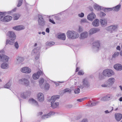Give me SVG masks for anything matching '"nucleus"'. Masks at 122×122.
Returning <instances> with one entry per match:
<instances>
[{"label": "nucleus", "mask_w": 122, "mask_h": 122, "mask_svg": "<svg viewBox=\"0 0 122 122\" xmlns=\"http://www.w3.org/2000/svg\"><path fill=\"white\" fill-rule=\"evenodd\" d=\"M66 36L69 39H76L79 36L78 33L74 30H68L66 33Z\"/></svg>", "instance_id": "1"}, {"label": "nucleus", "mask_w": 122, "mask_h": 122, "mask_svg": "<svg viewBox=\"0 0 122 122\" xmlns=\"http://www.w3.org/2000/svg\"><path fill=\"white\" fill-rule=\"evenodd\" d=\"M102 74L105 77H109L115 74L114 72L111 69H107L104 70Z\"/></svg>", "instance_id": "2"}, {"label": "nucleus", "mask_w": 122, "mask_h": 122, "mask_svg": "<svg viewBox=\"0 0 122 122\" xmlns=\"http://www.w3.org/2000/svg\"><path fill=\"white\" fill-rule=\"evenodd\" d=\"M82 84H80L78 87L81 89H83L84 88H88L90 86V83L87 78H85L82 80Z\"/></svg>", "instance_id": "3"}, {"label": "nucleus", "mask_w": 122, "mask_h": 122, "mask_svg": "<svg viewBox=\"0 0 122 122\" xmlns=\"http://www.w3.org/2000/svg\"><path fill=\"white\" fill-rule=\"evenodd\" d=\"M4 13L0 12V19L1 21L4 22H8L11 20L12 16L7 15L4 17Z\"/></svg>", "instance_id": "4"}, {"label": "nucleus", "mask_w": 122, "mask_h": 122, "mask_svg": "<svg viewBox=\"0 0 122 122\" xmlns=\"http://www.w3.org/2000/svg\"><path fill=\"white\" fill-rule=\"evenodd\" d=\"M40 49V47H38L34 48L32 51L31 54L35 56V58L36 60L38 59L39 58Z\"/></svg>", "instance_id": "5"}, {"label": "nucleus", "mask_w": 122, "mask_h": 122, "mask_svg": "<svg viewBox=\"0 0 122 122\" xmlns=\"http://www.w3.org/2000/svg\"><path fill=\"white\" fill-rule=\"evenodd\" d=\"M18 82L20 84L24 85L26 86H29L30 85L29 81L27 79L25 78L19 80Z\"/></svg>", "instance_id": "6"}, {"label": "nucleus", "mask_w": 122, "mask_h": 122, "mask_svg": "<svg viewBox=\"0 0 122 122\" xmlns=\"http://www.w3.org/2000/svg\"><path fill=\"white\" fill-rule=\"evenodd\" d=\"M38 24L40 26H43L45 25L46 22L41 15H38Z\"/></svg>", "instance_id": "7"}, {"label": "nucleus", "mask_w": 122, "mask_h": 122, "mask_svg": "<svg viewBox=\"0 0 122 122\" xmlns=\"http://www.w3.org/2000/svg\"><path fill=\"white\" fill-rule=\"evenodd\" d=\"M43 72L41 70L33 74L32 78L34 80H37L39 78L40 75H43Z\"/></svg>", "instance_id": "8"}, {"label": "nucleus", "mask_w": 122, "mask_h": 122, "mask_svg": "<svg viewBox=\"0 0 122 122\" xmlns=\"http://www.w3.org/2000/svg\"><path fill=\"white\" fill-rule=\"evenodd\" d=\"M20 71L23 73H30L31 71V70L28 67H25L21 68Z\"/></svg>", "instance_id": "9"}, {"label": "nucleus", "mask_w": 122, "mask_h": 122, "mask_svg": "<svg viewBox=\"0 0 122 122\" xmlns=\"http://www.w3.org/2000/svg\"><path fill=\"white\" fill-rule=\"evenodd\" d=\"M20 96L22 98L26 99L30 96V95L27 91L22 92L20 93Z\"/></svg>", "instance_id": "10"}, {"label": "nucleus", "mask_w": 122, "mask_h": 122, "mask_svg": "<svg viewBox=\"0 0 122 122\" xmlns=\"http://www.w3.org/2000/svg\"><path fill=\"white\" fill-rule=\"evenodd\" d=\"M9 57L6 55H0V61L7 62L9 60Z\"/></svg>", "instance_id": "11"}, {"label": "nucleus", "mask_w": 122, "mask_h": 122, "mask_svg": "<svg viewBox=\"0 0 122 122\" xmlns=\"http://www.w3.org/2000/svg\"><path fill=\"white\" fill-rule=\"evenodd\" d=\"M100 30V29L98 28H94L91 29L89 31V35H92Z\"/></svg>", "instance_id": "12"}, {"label": "nucleus", "mask_w": 122, "mask_h": 122, "mask_svg": "<svg viewBox=\"0 0 122 122\" xmlns=\"http://www.w3.org/2000/svg\"><path fill=\"white\" fill-rule=\"evenodd\" d=\"M114 117L117 121H119L122 118V114L120 113H116L114 114Z\"/></svg>", "instance_id": "13"}, {"label": "nucleus", "mask_w": 122, "mask_h": 122, "mask_svg": "<svg viewBox=\"0 0 122 122\" xmlns=\"http://www.w3.org/2000/svg\"><path fill=\"white\" fill-rule=\"evenodd\" d=\"M88 36V33L86 31H84L80 35L79 37L81 39H83L87 38Z\"/></svg>", "instance_id": "14"}, {"label": "nucleus", "mask_w": 122, "mask_h": 122, "mask_svg": "<svg viewBox=\"0 0 122 122\" xmlns=\"http://www.w3.org/2000/svg\"><path fill=\"white\" fill-rule=\"evenodd\" d=\"M96 15L93 12L89 14L88 15L87 18L89 20L92 21L95 18Z\"/></svg>", "instance_id": "15"}, {"label": "nucleus", "mask_w": 122, "mask_h": 122, "mask_svg": "<svg viewBox=\"0 0 122 122\" xmlns=\"http://www.w3.org/2000/svg\"><path fill=\"white\" fill-rule=\"evenodd\" d=\"M15 39L8 38L6 41V44H9L11 45H13L15 43Z\"/></svg>", "instance_id": "16"}, {"label": "nucleus", "mask_w": 122, "mask_h": 122, "mask_svg": "<svg viewBox=\"0 0 122 122\" xmlns=\"http://www.w3.org/2000/svg\"><path fill=\"white\" fill-rule=\"evenodd\" d=\"M114 68L117 71H121L122 70V65L120 64H116L114 66Z\"/></svg>", "instance_id": "17"}, {"label": "nucleus", "mask_w": 122, "mask_h": 122, "mask_svg": "<svg viewBox=\"0 0 122 122\" xmlns=\"http://www.w3.org/2000/svg\"><path fill=\"white\" fill-rule=\"evenodd\" d=\"M121 6V5L119 4L115 7H113L112 8H107V10H113L116 11H118L120 9Z\"/></svg>", "instance_id": "18"}, {"label": "nucleus", "mask_w": 122, "mask_h": 122, "mask_svg": "<svg viewBox=\"0 0 122 122\" xmlns=\"http://www.w3.org/2000/svg\"><path fill=\"white\" fill-rule=\"evenodd\" d=\"M37 98L40 102H42L44 100V96L43 94L41 93H40L37 95Z\"/></svg>", "instance_id": "19"}, {"label": "nucleus", "mask_w": 122, "mask_h": 122, "mask_svg": "<svg viewBox=\"0 0 122 122\" xmlns=\"http://www.w3.org/2000/svg\"><path fill=\"white\" fill-rule=\"evenodd\" d=\"M25 28L24 26L22 25L16 26L13 27V29L16 30H23Z\"/></svg>", "instance_id": "20"}, {"label": "nucleus", "mask_w": 122, "mask_h": 122, "mask_svg": "<svg viewBox=\"0 0 122 122\" xmlns=\"http://www.w3.org/2000/svg\"><path fill=\"white\" fill-rule=\"evenodd\" d=\"M55 113L54 112H50L47 115L43 116L41 118L43 119H46L47 118L50 117L51 116L53 115Z\"/></svg>", "instance_id": "21"}, {"label": "nucleus", "mask_w": 122, "mask_h": 122, "mask_svg": "<svg viewBox=\"0 0 122 122\" xmlns=\"http://www.w3.org/2000/svg\"><path fill=\"white\" fill-rule=\"evenodd\" d=\"M59 98L58 95H56L52 96L49 102H55V101Z\"/></svg>", "instance_id": "22"}, {"label": "nucleus", "mask_w": 122, "mask_h": 122, "mask_svg": "<svg viewBox=\"0 0 122 122\" xmlns=\"http://www.w3.org/2000/svg\"><path fill=\"white\" fill-rule=\"evenodd\" d=\"M16 63L18 64L23 61L24 60V58L21 56H18L16 58Z\"/></svg>", "instance_id": "23"}, {"label": "nucleus", "mask_w": 122, "mask_h": 122, "mask_svg": "<svg viewBox=\"0 0 122 122\" xmlns=\"http://www.w3.org/2000/svg\"><path fill=\"white\" fill-rule=\"evenodd\" d=\"M115 81V79L114 78L112 77L110 78L107 80L108 83L109 85H112L114 83Z\"/></svg>", "instance_id": "24"}, {"label": "nucleus", "mask_w": 122, "mask_h": 122, "mask_svg": "<svg viewBox=\"0 0 122 122\" xmlns=\"http://www.w3.org/2000/svg\"><path fill=\"white\" fill-rule=\"evenodd\" d=\"M117 28V25H111L110 26L106 28L107 30L109 31L114 30H115Z\"/></svg>", "instance_id": "25"}, {"label": "nucleus", "mask_w": 122, "mask_h": 122, "mask_svg": "<svg viewBox=\"0 0 122 122\" xmlns=\"http://www.w3.org/2000/svg\"><path fill=\"white\" fill-rule=\"evenodd\" d=\"M94 48L96 49L97 50H98L100 48V44L98 41L95 42L93 43Z\"/></svg>", "instance_id": "26"}, {"label": "nucleus", "mask_w": 122, "mask_h": 122, "mask_svg": "<svg viewBox=\"0 0 122 122\" xmlns=\"http://www.w3.org/2000/svg\"><path fill=\"white\" fill-rule=\"evenodd\" d=\"M29 102L31 104L34 105L38 107V105L37 102L33 98L30 99L29 100Z\"/></svg>", "instance_id": "27"}, {"label": "nucleus", "mask_w": 122, "mask_h": 122, "mask_svg": "<svg viewBox=\"0 0 122 122\" xmlns=\"http://www.w3.org/2000/svg\"><path fill=\"white\" fill-rule=\"evenodd\" d=\"M58 38L61 40H65L66 39V36L65 33H62L58 35Z\"/></svg>", "instance_id": "28"}, {"label": "nucleus", "mask_w": 122, "mask_h": 122, "mask_svg": "<svg viewBox=\"0 0 122 122\" xmlns=\"http://www.w3.org/2000/svg\"><path fill=\"white\" fill-rule=\"evenodd\" d=\"M92 25L93 26L95 27L98 26L99 25V20L96 19L94 20L92 22Z\"/></svg>", "instance_id": "29"}, {"label": "nucleus", "mask_w": 122, "mask_h": 122, "mask_svg": "<svg viewBox=\"0 0 122 122\" xmlns=\"http://www.w3.org/2000/svg\"><path fill=\"white\" fill-rule=\"evenodd\" d=\"M10 35L8 38L16 39V36L14 32L13 31H10L9 32Z\"/></svg>", "instance_id": "30"}, {"label": "nucleus", "mask_w": 122, "mask_h": 122, "mask_svg": "<svg viewBox=\"0 0 122 122\" xmlns=\"http://www.w3.org/2000/svg\"><path fill=\"white\" fill-rule=\"evenodd\" d=\"M59 103L56 102H51V107L53 108L56 107L59 105Z\"/></svg>", "instance_id": "31"}, {"label": "nucleus", "mask_w": 122, "mask_h": 122, "mask_svg": "<svg viewBox=\"0 0 122 122\" xmlns=\"http://www.w3.org/2000/svg\"><path fill=\"white\" fill-rule=\"evenodd\" d=\"M1 67L2 69H7L9 68V66L7 63H3L1 65Z\"/></svg>", "instance_id": "32"}, {"label": "nucleus", "mask_w": 122, "mask_h": 122, "mask_svg": "<svg viewBox=\"0 0 122 122\" xmlns=\"http://www.w3.org/2000/svg\"><path fill=\"white\" fill-rule=\"evenodd\" d=\"M99 103V102H90L87 105L89 107H92L96 105L97 104Z\"/></svg>", "instance_id": "33"}, {"label": "nucleus", "mask_w": 122, "mask_h": 122, "mask_svg": "<svg viewBox=\"0 0 122 122\" xmlns=\"http://www.w3.org/2000/svg\"><path fill=\"white\" fill-rule=\"evenodd\" d=\"M100 22L102 25H106L107 24V21L106 19H104L100 20Z\"/></svg>", "instance_id": "34"}, {"label": "nucleus", "mask_w": 122, "mask_h": 122, "mask_svg": "<svg viewBox=\"0 0 122 122\" xmlns=\"http://www.w3.org/2000/svg\"><path fill=\"white\" fill-rule=\"evenodd\" d=\"M20 16V15L19 14H15L13 15V17L15 20H17L19 18Z\"/></svg>", "instance_id": "35"}, {"label": "nucleus", "mask_w": 122, "mask_h": 122, "mask_svg": "<svg viewBox=\"0 0 122 122\" xmlns=\"http://www.w3.org/2000/svg\"><path fill=\"white\" fill-rule=\"evenodd\" d=\"M106 96L107 98V101L111 99L114 97L113 95L112 94L108 95Z\"/></svg>", "instance_id": "36"}, {"label": "nucleus", "mask_w": 122, "mask_h": 122, "mask_svg": "<svg viewBox=\"0 0 122 122\" xmlns=\"http://www.w3.org/2000/svg\"><path fill=\"white\" fill-rule=\"evenodd\" d=\"M94 8L97 10H101V7L96 4H95L94 5Z\"/></svg>", "instance_id": "37"}, {"label": "nucleus", "mask_w": 122, "mask_h": 122, "mask_svg": "<svg viewBox=\"0 0 122 122\" xmlns=\"http://www.w3.org/2000/svg\"><path fill=\"white\" fill-rule=\"evenodd\" d=\"M44 79L43 78L41 79L39 81V86L41 88H43V84L44 82Z\"/></svg>", "instance_id": "38"}, {"label": "nucleus", "mask_w": 122, "mask_h": 122, "mask_svg": "<svg viewBox=\"0 0 122 122\" xmlns=\"http://www.w3.org/2000/svg\"><path fill=\"white\" fill-rule=\"evenodd\" d=\"M105 76L102 74L99 73V79L100 80H102L104 79L105 78Z\"/></svg>", "instance_id": "39"}, {"label": "nucleus", "mask_w": 122, "mask_h": 122, "mask_svg": "<svg viewBox=\"0 0 122 122\" xmlns=\"http://www.w3.org/2000/svg\"><path fill=\"white\" fill-rule=\"evenodd\" d=\"M11 85V83L10 82H8L4 86V88H9L10 87Z\"/></svg>", "instance_id": "40"}, {"label": "nucleus", "mask_w": 122, "mask_h": 122, "mask_svg": "<svg viewBox=\"0 0 122 122\" xmlns=\"http://www.w3.org/2000/svg\"><path fill=\"white\" fill-rule=\"evenodd\" d=\"M55 43L54 42H50L46 43V45L48 46H51L54 45Z\"/></svg>", "instance_id": "41"}, {"label": "nucleus", "mask_w": 122, "mask_h": 122, "mask_svg": "<svg viewBox=\"0 0 122 122\" xmlns=\"http://www.w3.org/2000/svg\"><path fill=\"white\" fill-rule=\"evenodd\" d=\"M119 54L118 52H115L112 55V57L113 58H115L118 56L119 55Z\"/></svg>", "instance_id": "42"}, {"label": "nucleus", "mask_w": 122, "mask_h": 122, "mask_svg": "<svg viewBox=\"0 0 122 122\" xmlns=\"http://www.w3.org/2000/svg\"><path fill=\"white\" fill-rule=\"evenodd\" d=\"M50 86L48 83H46L45 86V89L46 90H48L50 88Z\"/></svg>", "instance_id": "43"}, {"label": "nucleus", "mask_w": 122, "mask_h": 122, "mask_svg": "<svg viewBox=\"0 0 122 122\" xmlns=\"http://www.w3.org/2000/svg\"><path fill=\"white\" fill-rule=\"evenodd\" d=\"M14 44V46L16 49H17L19 47L18 44L17 42H15Z\"/></svg>", "instance_id": "44"}, {"label": "nucleus", "mask_w": 122, "mask_h": 122, "mask_svg": "<svg viewBox=\"0 0 122 122\" xmlns=\"http://www.w3.org/2000/svg\"><path fill=\"white\" fill-rule=\"evenodd\" d=\"M63 92H71V90L69 88H67L63 90Z\"/></svg>", "instance_id": "45"}, {"label": "nucleus", "mask_w": 122, "mask_h": 122, "mask_svg": "<svg viewBox=\"0 0 122 122\" xmlns=\"http://www.w3.org/2000/svg\"><path fill=\"white\" fill-rule=\"evenodd\" d=\"M83 28L82 27L79 26L78 27V28L77 30V31L79 32H81L83 30Z\"/></svg>", "instance_id": "46"}, {"label": "nucleus", "mask_w": 122, "mask_h": 122, "mask_svg": "<svg viewBox=\"0 0 122 122\" xmlns=\"http://www.w3.org/2000/svg\"><path fill=\"white\" fill-rule=\"evenodd\" d=\"M80 92V89L79 88L75 89L74 90V92L75 94H78Z\"/></svg>", "instance_id": "47"}, {"label": "nucleus", "mask_w": 122, "mask_h": 122, "mask_svg": "<svg viewBox=\"0 0 122 122\" xmlns=\"http://www.w3.org/2000/svg\"><path fill=\"white\" fill-rule=\"evenodd\" d=\"M23 0H19L17 6L19 7L21 6Z\"/></svg>", "instance_id": "48"}, {"label": "nucleus", "mask_w": 122, "mask_h": 122, "mask_svg": "<svg viewBox=\"0 0 122 122\" xmlns=\"http://www.w3.org/2000/svg\"><path fill=\"white\" fill-rule=\"evenodd\" d=\"M101 100L102 101H107L106 96L104 97H102L101 98Z\"/></svg>", "instance_id": "49"}, {"label": "nucleus", "mask_w": 122, "mask_h": 122, "mask_svg": "<svg viewBox=\"0 0 122 122\" xmlns=\"http://www.w3.org/2000/svg\"><path fill=\"white\" fill-rule=\"evenodd\" d=\"M78 15L79 17L82 18L84 16V14L82 12L80 13Z\"/></svg>", "instance_id": "50"}, {"label": "nucleus", "mask_w": 122, "mask_h": 122, "mask_svg": "<svg viewBox=\"0 0 122 122\" xmlns=\"http://www.w3.org/2000/svg\"><path fill=\"white\" fill-rule=\"evenodd\" d=\"M108 110L111 113L112 112L113 110V107H109Z\"/></svg>", "instance_id": "51"}, {"label": "nucleus", "mask_w": 122, "mask_h": 122, "mask_svg": "<svg viewBox=\"0 0 122 122\" xmlns=\"http://www.w3.org/2000/svg\"><path fill=\"white\" fill-rule=\"evenodd\" d=\"M84 74L83 71L82 70H80L79 71L78 74L79 75H82Z\"/></svg>", "instance_id": "52"}, {"label": "nucleus", "mask_w": 122, "mask_h": 122, "mask_svg": "<svg viewBox=\"0 0 122 122\" xmlns=\"http://www.w3.org/2000/svg\"><path fill=\"white\" fill-rule=\"evenodd\" d=\"M100 15L101 16H104L106 15V14L104 12L101 11L100 12Z\"/></svg>", "instance_id": "53"}, {"label": "nucleus", "mask_w": 122, "mask_h": 122, "mask_svg": "<svg viewBox=\"0 0 122 122\" xmlns=\"http://www.w3.org/2000/svg\"><path fill=\"white\" fill-rule=\"evenodd\" d=\"M87 21L86 19H82L81 20V23H86L87 22Z\"/></svg>", "instance_id": "54"}, {"label": "nucleus", "mask_w": 122, "mask_h": 122, "mask_svg": "<svg viewBox=\"0 0 122 122\" xmlns=\"http://www.w3.org/2000/svg\"><path fill=\"white\" fill-rule=\"evenodd\" d=\"M49 21L53 24H55V23L54 21L53 20H51V19H49Z\"/></svg>", "instance_id": "55"}, {"label": "nucleus", "mask_w": 122, "mask_h": 122, "mask_svg": "<svg viewBox=\"0 0 122 122\" xmlns=\"http://www.w3.org/2000/svg\"><path fill=\"white\" fill-rule=\"evenodd\" d=\"M81 122H88L87 119H83L81 121Z\"/></svg>", "instance_id": "56"}, {"label": "nucleus", "mask_w": 122, "mask_h": 122, "mask_svg": "<svg viewBox=\"0 0 122 122\" xmlns=\"http://www.w3.org/2000/svg\"><path fill=\"white\" fill-rule=\"evenodd\" d=\"M46 32L47 33H49V28H47L46 29Z\"/></svg>", "instance_id": "57"}, {"label": "nucleus", "mask_w": 122, "mask_h": 122, "mask_svg": "<svg viewBox=\"0 0 122 122\" xmlns=\"http://www.w3.org/2000/svg\"><path fill=\"white\" fill-rule=\"evenodd\" d=\"M104 112L106 114L109 113H110L108 110H106L105 111H104Z\"/></svg>", "instance_id": "58"}, {"label": "nucleus", "mask_w": 122, "mask_h": 122, "mask_svg": "<svg viewBox=\"0 0 122 122\" xmlns=\"http://www.w3.org/2000/svg\"><path fill=\"white\" fill-rule=\"evenodd\" d=\"M117 50H118L119 51L121 50V48L120 46H118L117 47Z\"/></svg>", "instance_id": "59"}, {"label": "nucleus", "mask_w": 122, "mask_h": 122, "mask_svg": "<svg viewBox=\"0 0 122 122\" xmlns=\"http://www.w3.org/2000/svg\"><path fill=\"white\" fill-rule=\"evenodd\" d=\"M43 113L42 112H39L38 114V115H41Z\"/></svg>", "instance_id": "60"}, {"label": "nucleus", "mask_w": 122, "mask_h": 122, "mask_svg": "<svg viewBox=\"0 0 122 122\" xmlns=\"http://www.w3.org/2000/svg\"><path fill=\"white\" fill-rule=\"evenodd\" d=\"M77 101H79L80 102H81V101H83V100H82V99H77Z\"/></svg>", "instance_id": "61"}, {"label": "nucleus", "mask_w": 122, "mask_h": 122, "mask_svg": "<svg viewBox=\"0 0 122 122\" xmlns=\"http://www.w3.org/2000/svg\"><path fill=\"white\" fill-rule=\"evenodd\" d=\"M102 86L103 87H107V85H106V84H104V85H102Z\"/></svg>", "instance_id": "62"}, {"label": "nucleus", "mask_w": 122, "mask_h": 122, "mask_svg": "<svg viewBox=\"0 0 122 122\" xmlns=\"http://www.w3.org/2000/svg\"><path fill=\"white\" fill-rule=\"evenodd\" d=\"M119 100L120 102L122 101V97H120Z\"/></svg>", "instance_id": "63"}, {"label": "nucleus", "mask_w": 122, "mask_h": 122, "mask_svg": "<svg viewBox=\"0 0 122 122\" xmlns=\"http://www.w3.org/2000/svg\"><path fill=\"white\" fill-rule=\"evenodd\" d=\"M120 88V89L122 91V86H119Z\"/></svg>", "instance_id": "64"}]
</instances>
